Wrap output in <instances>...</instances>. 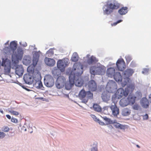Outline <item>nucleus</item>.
<instances>
[{
    "instance_id": "obj_1",
    "label": "nucleus",
    "mask_w": 151,
    "mask_h": 151,
    "mask_svg": "<svg viewBox=\"0 0 151 151\" xmlns=\"http://www.w3.org/2000/svg\"><path fill=\"white\" fill-rule=\"evenodd\" d=\"M83 65L81 63H76L73 66V70L69 69L66 72V73L69 76V81L65 83V87L68 90L70 89L75 83L77 86H82L83 81L81 78V76L83 72Z\"/></svg>"
},
{
    "instance_id": "obj_2",
    "label": "nucleus",
    "mask_w": 151,
    "mask_h": 151,
    "mask_svg": "<svg viewBox=\"0 0 151 151\" xmlns=\"http://www.w3.org/2000/svg\"><path fill=\"white\" fill-rule=\"evenodd\" d=\"M120 6V4L117 1L112 0L110 3H108L103 8L104 14L109 15L112 13L114 10L118 9Z\"/></svg>"
},
{
    "instance_id": "obj_3",
    "label": "nucleus",
    "mask_w": 151,
    "mask_h": 151,
    "mask_svg": "<svg viewBox=\"0 0 151 151\" xmlns=\"http://www.w3.org/2000/svg\"><path fill=\"white\" fill-rule=\"evenodd\" d=\"M17 46V42L12 41L10 42L9 48L12 51L13 54L12 55V57H15L16 60H21L23 57V51L22 49L18 48L17 50V52H14Z\"/></svg>"
},
{
    "instance_id": "obj_4",
    "label": "nucleus",
    "mask_w": 151,
    "mask_h": 151,
    "mask_svg": "<svg viewBox=\"0 0 151 151\" xmlns=\"http://www.w3.org/2000/svg\"><path fill=\"white\" fill-rule=\"evenodd\" d=\"M78 96L82 100V102L86 104L89 99H93V95L90 91L86 92L84 89H82L80 91Z\"/></svg>"
},
{
    "instance_id": "obj_5",
    "label": "nucleus",
    "mask_w": 151,
    "mask_h": 151,
    "mask_svg": "<svg viewBox=\"0 0 151 151\" xmlns=\"http://www.w3.org/2000/svg\"><path fill=\"white\" fill-rule=\"evenodd\" d=\"M40 57L39 53L37 52H35L33 54V58L32 60V65L33 67L31 66H29L27 68V70L29 73H33L34 71V67L36 65Z\"/></svg>"
},
{
    "instance_id": "obj_6",
    "label": "nucleus",
    "mask_w": 151,
    "mask_h": 151,
    "mask_svg": "<svg viewBox=\"0 0 151 151\" xmlns=\"http://www.w3.org/2000/svg\"><path fill=\"white\" fill-rule=\"evenodd\" d=\"M134 71L132 69H127L124 73V80L122 83V86L123 87H124L127 83L129 82L130 80L129 77L132 76Z\"/></svg>"
},
{
    "instance_id": "obj_7",
    "label": "nucleus",
    "mask_w": 151,
    "mask_h": 151,
    "mask_svg": "<svg viewBox=\"0 0 151 151\" xmlns=\"http://www.w3.org/2000/svg\"><path fill=\"white\" fill-rule=\"evenodd\" d=\"M129 91L128 88L124 90L122 88L118 89L115 93V97L118 99H121L123 96L126 97L128 95Z\"/></svg>"
},
{
    "instance_id": "obj_8",
    "label": "nucleus",
    "mask_w": 151,
    "mask_h": 151,
    "mask_svg": "<svg viewBox=\"0 0 151 151\" xmlns=\"http://www.w3.org/2000/svg\"><path fill=\"white\" fill-rule=\"evenodd\" d=\"M11 60L7 58L5 59L3 58L1 65L4 67V72L6 73H9L11 69Z\"/></svg>"
},
{
    "instance_id": "obj_9",
    "label": "nucleus",
    "mask_w": 151,
    "mask_h": 151,
    "mask_svg": "<svg viewBox=\"0 0 151 151\" xmlns=\"http://www.w3.org/2000/svg\"><path fill=\"white\" fill-rule=\"evenodd\" d=\"M65 78L63 76H59L57 78L55 83L56 87L59 89L63 88L65 84Z\"/></svg>"
},
{
    "instance_id": "obj_10",
    "label": "nucleus",
    "mask_w": 151,
    "mask_h": 151,
    "mask_svg": "<svg viewBox=\"0 0 151 151\" xmlns=\"http://www.w3.org/2000/svg\"><path fill=\"white\" fill-rule=\"evenodd\" d=\"M116 67L119 70L123 71L126 67L125 63L122 58L119 59L116 63Z\"/></svg>"
},
{
    "instance_id": "obj_11",
    "label": "nucleus",
    "mask_w": 151,
    "mask_h": 151,
    "mask_svg": "<svg viewBox=\"0 0 151 151\" xmlns=\"http://www.w3.org/2000/svg\"><path fill=\"white\" fill-rule=\"evenodd\" d=\"M116 83L112 80L109 81L108 83L106 88L108 90L109 92H112L114 89L116 88Z\"/></svg>"
},
{
    "instance_id": "obj_12",
    "label": "nucleus",
    "mask_w": 151,
    "mask_h": 151,
    "mask_svg": "<svg viewBox=\"0 0 151 151\" xmlns=\"http://www.w3.org/2000/svg\"><path fill=\"white\" fill-rule=\"evenodd\" d=\"M44 83L48 87H51L54 85V81L53 78L51 76L46 78L45 79Z\"/></svg>"
},
{
    "instance_id": "obj_13",
    "label": "nucleus",
    "mask_w": 151,
    "mask_h": 151,
    "mask_svg": "<svg viewBox=\"0 0 151 151\" xmlns=\"http://www.w3.org/2000/svg\"><path fill=\"white\" fill-rule=\"evenodd\" d=\"M110 108L112 111V114L115 116H117L119 113V109L116 104L114 103V105H112Z\"/></svg>"
},
{
    "instance_id": "obj_14",
    "label": "nucleus",
    "mask_w": 151,
    "mask_h": 151,
    "mask_svg": "<svg viewBox=\"0 0 151 151\" xmlns=\"http://www.w3.org/2000/svg\"><path fill=\"white\" fill-rule=\"evenodd\" d=\"M88 87L89 90L93 91H95L97 88L96 83L94 80H91L88 82Z\"/></svg>"
},
{
    "instance_id": "obj_15",
    "label": "nucleus",
    "mask_w": 151,
    "mask_h": 151,
    "mask_svg": "<svg viewBox=\"0 0 151 151\" xmlns=\"http://www.w3.org/2000/svg\"><path fill=\"white\" fill-rule=\"evenodd\" d=\"M23 79L25 83L29 84H31L33 81L32 76H30L29 74H24Z\"/></svg>"
},
{
    "instance_id": "obj_16",
    "label": "nucleus",
    "mask_w": 151,
    "mask_h": 151,
    "mask_svg": "<svg viewBox=\"0 0 151 151\" xmlns=\"http://www.w3.org/2000/svg\"><path fill=\"white\" fill-rule=\"evenodd\" d=\"M114 79L118 83H120L122 85V82L124 81V79L122 80V76L120 72H117L114 75Z\"/></svg>"
},
{
    "instance_id": "obj_17",
    "label": "nucleus",
    "mask_w": 151,
    "mask_h": 151,
    "mask_svg": "<svg viewBox=\"0 0 151 151\" xmlns=\"http://www.w3.org/2000/svg\"><path fill=\"white\" fill-rule=\"evenodd\" d=\"M57 65L58 68L61 72L64 71L65 64L63 60H58L57 63Z\"/></svg>"
},
{
    "instance_id": "obj_18",
    "label": "nucleus",
    "mask_w": 151,
    "mask_h": 151,
    "mask_svg": "<svg viewBox=\"0 0 151 151\" xmlns=\"http://www.w3.org/2000/svg\"><path fill=\"white\" fill-rule=\"evenodd\" d=\"M45 62L47 65L50 66H54L55 63V61L53 59L47 57L45 58Z\"/></svg>"
},
{
    "instance_id": "obj_19",
    "label": "nucleus",
    "mask_w": 151,
    "mask_h": 151,
    "mask_svg": "<svg viewBox=\"0 0 151 151\" xmlns=\"http://www.w3.org/2000/svg\"><path fill=\"white\" fill-rule=\"evenodd\" d=\"M24 70L21 66H18L15 69V73L19 77L22 76L24 72Z\"/></svg>"
},
{
    "instance_id": "obj_20",
    "label": "nucleus",
    "mask_w": 151,
    "mask_h": 151,
    "mask_svg": "<svg viewBox=\"0 0 151 151\" xmlns=\"http://www.w3.org/2000/svg\"><path fill=\"white\" fill-rule=\"evenodd\" d=\"M115 69L113 68H108L106 71L107 75L111 78L113 77L114 74L115 73Z\"/></svg>"
},
{
    "instance_id": "obj_21",
    "label": "nucleus",
    "mask_w": 151,
    "mask_h": 151,
    "mask_svg": "<svg viewBox=\"0 0 151 151\" xmlns=\"http://www.w3.org/2000/svg\"><path fill=\"white\" fill-rule=\"evenodd\" d=\"M96 69V75H102L105 73L106 69L104 67H97Z\"/></svg>"
},
{
    "instance_id": "obj_22",
    "label": "nucleus",
    "mask_w": 151,
    "mask_h": 151,
    "mask_svg": "<svg viewBox=\"0 0 151 151\" xmlns=\"http://www.w3.org/2000/svg\"><path fill=\"white\" fill-rule=\"evenodd\" d=\"M12 50L9 47H5L3 49V55L5 57H8L12 54Z\"/></svg>"
},
{
    "instance_id": "obj_23",
    "label": "nucleus",
    "mask_w": 151,
    "mask_h": 151,
    "mask_svg": "<svg viewBox=\"0 0 151 151\" xmlns=\"http://www.w3.org/2000/svg\"><path fill=\"white\" fill-rule=\"evenodd\" d=\"M127 84L128 85L127 87L125 88H128L129 91V90H130L131 91H133L135 88L134 83L132 82V81L130 80L129 82H127L126 85Z\"/></svg>"
},
{
    "instance_id": "obj_24",
    "label": "nucleus",
    "mask_w": 151,
    "mask_h": 151,
    "mask_svg": "<svg viewBox=\"0 0 151 151\" xmlns=\"http://www.w3.org/2000/svg\"><path fill=\"white\" fill-rule=\"evenodd\" d=\"M136 97L132 95H129L127 98L129 104L133 105L135 103Z\"/></svg>"
},
{
    "instance_id": "obj_25",
    "label": "nucleus",
    "mask_w": 151,
    "mask_h": 151,
    "mask_svg": "<svg viewBox=\"0 0 151 151\" xmlns=\"http://www.w3.org/2000/svg\"><path fill=\"white\" fill-rule=\"evenodd\" d=\"M119 104L120 105L123 107L126 106L129 104L127 99L126 98L122 99L120 101Z\"/></svg>"
},
{
    "instance_id": "obj_26",
    "label": "nucleus",
    "mask_w": 151,
    "mask_h": 151,
    "mask_svg": "<svg viewBox=\"0 0 151 151\" xmlns=\"http://www.w3.org/2000/svg\"><path fill=\"white\" fill-rule=\"evenodd\" d=\"M97 61L95 57L92 56L88 59L87 61L89 65H91L93 63H96Z\"/></svg>"
},
{
    "instance_id": "obj_27",
    "label": "nucleus",
    "mask_w": 151,
    "mask_h": 151,
    "mask_svg": "<svg viewBox=\"0 0 151 151\" xmlns=\"http://www.w3.org/2000/svg\"><path fill=\"white\" fill-rule=\"evenodd\" d=\"M128 11V8L127 7H122L118 11V12L121 15H124Z\"/></svg>"
},
{
    "instance_id": "obj_28",
    "label": "nucleus",
    "mask_w": 151,
    "mask_h": 151,
    "mask_svg": "<svg viewBox=\"0 0 151 151\" xmlns=\"http://www.w3.org/2000/svg\"><path fill=\"white\" fill-rule=\"evenodd\" d=\"M142 103L143 106L145 108H147L149 104V102L146 98H143L142 99Z\"/></svg>"
},
{
    "instance_id": "obj_29",
    "label": "nucleus",
    "mask_w": 151,
    "mask_h": 151,
    "mask_svg": "<svg viewBox=\"0 0 151 151\" xmlns=\"http://www.w3.org/2000/svg\"><path fill=\"white\" fill-rule=\"evenodd\" d=\"M131 113V110L127 108L124 109L122 111V114L124 116H127L129 115Z\"/></svg>"
},
{
    "instance_id": "obj_30",
    "label": "nucleus",
    "mask_w": 151,
    "mask_h": 151,
    "mask_svg": "<svg viewBox=\"0 0 151 151\" xmlns=\"http://www.w3.org/2000/svg\"><path fill=\"white\" fill-rule=\"evenodd\" d=\"M79 57L76 52L74 53L71 57V60L72 61L76 62L78 60Z\"/></svg>"
},
{
    "instance_id": "obj_31",
    "label": "nucleus",
    "mask_w": 151,
    "mask_h": 151,
    "mask_svg": "<svg viewBox=\"0 0 151 151\" xmlns=\"http://www.w3.org/2000/svg\"><path fill=\"white\" fill-rule=\"evenodd\" d=\"M93 108L95 111L100 112L102 111V109L101 107L97 104H94L93 106Z\"/></svg>"
},
{
    "instance_id": "obj_32",
    "label": "nucleus",
    "mask_w": 151,
    "mask_h": 151,
    "mask_svg": "<svg viewBox=\"0 0 151 151\" xmlns=\"http://www.w3.org/2000/svg\"><path fill=\"white\" fill-rule=\"evenodd\" d=\"M113 124H114V126L117 128L123 129L125 127L124 126L117 122L115 123L114 122Z\"/></svg>"
},
{
    "instance_id": "obj_33",
    "label": "nucleus",
    "mask_w": 151,
    "mask_h": 151,
    "mask_svg": "<svg viewBox=\"0 0 151 151\" xmlns=\"http://www.w3.org/2000/svg\"><path fill=\"white\" fill-rule=\"evenodd\" d=\"M37 84V85L36 86V87L38 89H41L42 90H43V85L41 81H37L36 82L35 85Z\"/></svg>"
},
{
    "instance_id": "obj_34",
    "label": "nucleus",
    "mask_w": 151,
    "mask_h": 151,
    "mask_svg": "<svg viewBox=\"0 0 151 151\" xmlns=\"http://www.w3.org/2000/svg\"><path fill=\"white\" fill-rule=\"evenodd\" d=\"M54 49L52 48L50 49L46 52V54L47 55L48 57H50L52 55L54 54L53 50Z\"/></svg>"
},
{
    "instance_id": "obj_35",
    "label": "nucleus",
    "mask_w": 151,
    "mask_h": 151,
    "mask_svg": "<svg viewBox=\"0 0 151 151\" xmlns=\"http://www.w3.org/2000/svg\"><path fill=\"white\" fill-rule=\"evenodd\" d=\"M96 67L95 66H93L91 67L90 69V72L91 74L93 75H96Z\"/></svg>"
},
{
    "instance_id": "obj_36",
    "label": "nucleus",
    "mask_w": 151,
    "mask_h": 151,
    "mask_svg": "<svg viewBox=\"0 0 151 151\" xmlns=\"http://www.w3.org/2000/svg\"><path fill=\"white\" fill-rule=\"evenodd\" d=\"M101 97L102 99L104 101H106L109 100L107 95L105 93H103L102 94Z\"/></svg>"
},
{
    "instance_id": "obj_37",
    "label": "nucleus",
    "mask_w": 151,
    "mask_h": 151,
    "mask_svg": "<svg viewBox=\"0 0 151 151\" xmlns=\"http://www.w3.org/2000/svg\"><path fill=\"white\" fill-rule=\"evenodd\" d=\"M102 118L105 121L109 124H112L114 123V122L113 121L111 120L110 119L106 117H102Z\"/></svg>"
},
{
    "instance_id": "obj_38",
    "label": "nucleus",
    "mask_w": 151,
    "mask_h": 151,
    "mask_svg": "<svg viewBox=\"0 0 151 151\" xmlns=\"http://www.w3.org/2000/svg\"><path fill=\"white\" fill-rule=\"evenodd\" d=\"M135 95L136 96H135V97H136V98H141L142 96L141 93L139 91H137L135 93Z\"/></svg>"
},
{
    "instance_id": "obj_39",
    "label": "nucleus",
    "mask_w": 151,
    "mask_h": 151,
    "mask_svg": "<svg viewBox=\"0 0 151 151\" xmlns=\"http://www.w3.org/2000/svg\"><path fill=\"white\" fill-rule=\"evenodd\" d=\"M9 128L7 126H5L4 127L2 128V131H3L7 132L9 131Z\"/></svg>"
},
{
    "instance_id": "obj_40",
    "label": "nucleus",
    "mask_w": 151,
    "mask_h": 151,
    "mask_svg": "<svg viewBox=\"0 0 151 151\" xmlns=\"http://www.w3.org/2000/svg\"><path fill=\"white\" fill-rule=\"evenodd\" d=\"M10 113L12 114H13L14 115H15L16 116H17L19 115V113L18 112L14 111V110H10L9 111Z\"/></svg>"
},
{
    "instance_id": "obj_41",
    "label": "nucleus",
    "mask_w": 151,
    "mask_h": 151,
    "mask_svg": "<svg viewBox=\"0 0 151 151\" xmlns=\"http://www.w3.org/2000/svg\"><path fill=\"white\" fill-rule=\"evenodd\" d=\"M91 116L96 122H97V121H99V119H98L95 115L92 114L91 115Z\"/></svg>"
},
{
    "instance_id": "obj_42",
    "label": "nucleus",
    "mask_w": 151,
    "mask_h": 151,
    "mask_svg": "<svg viewBox=\"0 0 151 151\" xmlns=\"http://www.w3.org/2000/svg\"><path fill=\"white\" fill-rule=\"evenodd\" d=\"M5 135V134L4 132H0V139H2L4 138Z\"/></svg>"
},
{
    "instance_id": "obj_43",
    "label": "nucleus",
    "mask_w": 151,
    "mask_h": 151,
    "mask_svg": "<svg viewBox=\"0 0 151 151\" xmlns=\"http://www.w3.org/2000/svg\"><path fill=\"white\" fill-rule=\"evenodd\" d=\"M11 121L12 122L16 123L18 122L17 119L13 117H12L11 119Z\"/></svg>"
},
{
    "instance_id": "obj_44",
    "label": "nucleus",
    "mask_w": 151,
    "mask_h": 151,
    "mask_svg": "<svg viewBox=\"0 0 151 151\" xmlns=\"http://www.w3.org/2000/svg\"><path fill=\"white\" fill-rule=\"evenodd\" d=\"M122 20H119L118 21L116 22H114V23H113V24H111V25L112 26H116L118 23H119L120 22H121L122 21Z\"/></svg>"
},
{
    "instance_id": "obj_45",
    "label": "nucleus",
    "mask_w": 151,
    "mask_h": 151,
    "mask_svg": "<svg viewBox=\"0 0 151 151\" xmlns=\"http://www.w3.org/2000/svg\"><path fill=\"white\" fill-rule=\"evenodd\" d=\"M91 151H98L97 146L96 145L95 147L92 148L91 150Z\"/></svg>"
},
{
    "instance_id": "obj_46",
    "label": "nucleus",
    "mask_w": 151,
    "mask_h": 151,
    "mask_svg": "<svg viewBox=\"0 0 151 151\" xmlns=\"http://www.w3.org/2000/svg\"><path fill=\"white\" fill-rule=\"evenodd\" d=\"M143 119H144L147 120L148 119V116L147 114H146L143 116Z\"/></svg>"
},
{
    "instance_id": "obj_47",
    "label": "nucleus",
    "mask_w": 151,
    "mask_h": 151,
    "mask_svg": "<svg viewBox=\"0 0 151 151\" xmlns=\"http://www.w3.org/2000/svg\"><path fill=\"white\" fill-rule=\"evenodd\" d=\"M97 122L99 123L101 125H105V123L102 121H100L99 119V121H97Z\"/></svg>"
},
{
    "instance_id": "obj_48",
    "label": "nucleus",
    "mask_w": 151,
    "mask_h": 151,
    "mask_svg": "<svg viewBox=\"0 0 151 151\" xmlns=\"http://www.w3.org/2000/svg\"><path fill=\"white\" fill-rule=\"evenodd\" d=\"M138 106L137 105H134V108L135 109H138Z\"/></svg>"
},
{
    "instance_id": "obj_49",
    "label": "nucleus",
    "mask_w": 151,
    "mask_h": 151,
    "mask_svg": "<svg viewBox=\"0 0 151 151\" xmlns=\"http://www.w3.org/2000/svg\"><path fill=\"white\" fill-rule=\"evenodd\" d=\"M6 116L7 118H8L9 119H11V117L10 115H9L7 114L6 115Z\"/></svg>"
},
{
    "instance_id": "obj_50",
    "label": "nucleus",
    "mask_w": 151,
    "mask_h": 151,
    "mask_svg": "<svg viewBox=\"0 0 151 151\" xmlns=\"http://www.w3.org/2000/svg\"><path fill=\"white\" fill-rule=\"evenodd\" d=\"M109 108V106H105L103 108V109H104V110H107Z\"/></svg>"
},
{
    "instance_id": "obj_51",
    "label": "nucleus",
    "mask_w": 151,
    "mask_h": 151,
    "mask_svg": "<svg viewBox=\"0 0 151 151\" xmlns=\"http://www.w3.org/2000/svg\"><path fill=\"white\" fill-rule=\"evenodd\" d=\"M0 112L2 114H4V111L3 110H1V109H0Z\"/></svg>"
},
{
    "instance_id": "obj_52",
    "label": "nucleus",
    "mask_w": 151,
    "mask_h": 151,
    "mask_svg": "<svg viewBox=\"0 0 151 151\" xmlns=\"http://www.w3.org/2000/svg\"><path fill=\"white\" fill-rule=\"evenodd\" d=\"M9 43V41H7L6 43H5V45L8 44Z\"/></svg>"
},
{
    "instance_id": "obj_53",
    "label": "nucleus",
    "mask_w": 151,
    "mask_h": 151,
    "mask_svg": "<svg viewBox=\"0 0 151 151\" xmlns=\"http://www.w3.org/2000/svg\"><path fill=\"white\" fill-rule=\"evenodd\" d=\"M136 146H137L138 147V148H140V146H139V145H136Z\"/></svg>"
},
{
    "instance_id": "obj_54",
    "label": "nucleus",
    "mask_w": 151,
    "mask_h": 151,
    "mask_svg": "<svg viewBox=\"0 0 151 151\" xmlns=\"http://www.w3.org/2000/svg\"><path fill=\"white\" fill-rule=\"evenodd\" d=\"M151 98V94L150 95V97H149L150 99Z\"/></svg>"
}]
</instances>
